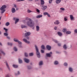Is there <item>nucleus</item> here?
<instances>
[{
	"instance_id": "obj_1",
	"label": "nucleus",
	"mask_w": 77,
	"mask_h": 77,
	"mask_svg": "<svg viewBox=\"0 0 77 77\" xmlns=\"http://www.w3.org/2000/svg\"><path fill=\"white\" fill-rule=\"evenodd\" d=\"M28 21L26 23L27 26L30 27H32V28L33 30L35 29V23L30 18L28 19Z\"/></svg>"
},
{
	"instance_id": "obj_2",
	"label": "nucleus",
	"mask_w": 77,
	"mask_h": 77,
	"mask_svg": "<svg viewBox=\"0 0 77 77\" xmlns=\"http://www.w3.org/2000/svg\"><path fill=\"white\" fill-rule=\"evenodd\" d=\"M35 48L36 50V53L35 54L37 56V57L38 58H41V53L39 51V49L38 48V46L36 45H35Z\"/></svg>"
},
{
	"instance_id": "obj_3",
	"label": "nucleus",
	"mask_w": 77,
	"mask_h": 77,
	"mask_svg": "<svg viewBox=\"0 0 77 77\" xmlns=\"http://www.w3.org/2000/svg\"><path fill=\"white\" fill-rule=\"evenodd\" d=\"M25 37L27 39V40H29L30 38L29 36L31 35V32H26L25 33Z\"/></svg>"
},
{
	"instance_id": "obj_4",
	"label": "nucleus",
	"mask_w": 77,
	"mask_h": 77,
	"mask_svg": "<svg viewBox=\"0 0 77 77\" xmlns=\"http://www.w3.org/2000/svg\"><path fill=\"white\" fill-rule=\"evenodd\" d=\"M6 5H4L2 6L1 8H0V10L1 11H2L1 12V14H3L6 11V10L4 9H6Z\"/></svg>"
},
{
	"instance_id": "obj_5",
	"label": "nucleus",
	"mask_w": 77,
	"mask_h": 77,
	"mask_svg": "<svg viewBox=\"0 0 77 77\" xmlns=\"http://www.w3.org/2000/svg\"><path fill=\"white\" fill-rule=\"evenodd\" d=\"M14 41L15 42H18V44L19 45H22V42L18 40H16V38H14Z\"/></svg>"
},
{
	"instance_id": "obj_6",
	"label": "nucleus",
	"mask_w": 77,
	"mask_h": 77,
	"mask_svg": "<svg viewBox=\"0 0 77 77\" xmlns=\"http://www.w3.org/2000/svg\"><path fill=\"white\" fill-rule=\"evenodd\" d=\"M46 49L48 50V51H50L51 50V46L49 45H47L46 46Z\"/></svg>"
},
{
	"instance_id": "obj_7",
	"label": "nucleus",
	"mask_w": 77,
	"mask_h": 77,
	"mask_svg": "<svg viewBox=\"0 0 77 77\" xmlns=\"http://www.w3.org/2000/svg\"><path fill=\"white\" fill-rule=\"evenodd\" d=\"M52 52H50L49 53H46V55L47 57H50L51 56V55L52 54Z\"/></svg>"
},
{
	"instance_id": "obj_8",
	"label": "nucleus",
	"mask_w": 77,
	"mask_h": 77,
	"mask_svg": "<svg viewBox=\"0 0 77 77\" xmlns=\"http://www.w3.org/2000/svg\"><path fill=\"white\" fill-rule=\"evenodd\" d=\"M24 60L25 62L26 63H28L30 62V60H29V59L26 58H24Z\"/></svg>"
},
{
	"instance_id": "obj_9",
	"label": "nucleus",
	"mask_w": 77,
	"mask_h": 77,
	"mask_svg": "<svg viewBox=\"0 0 77 77\" xmlns=\"http://www.w3.org/2000/svg\"><path fill=\"white\" fill-rule=\"evenodd\" d=\"M4 63H5L6 65L7 66L8 69L10 70V68H9V64H8V62L6 61L5 62H4Z\"/></svg>"
},
{
	"instance_id": "obj_10",
	"label": "nucleus",
	"mask_w": 77,
	"mask_h": 77,
	"mask_svg": "<svg viewBox=\"0 0 77 77\" xmlns=\"http://www.w3.org/2000/svg\"><path fill=\"white\" fill-rule=\"evenodd\" d=\"M23 41L24 42H26V44H29L30 43V42L29 41H27V39L26 38H24L23 40Z\"/></svg>"
},
{
	"instance_id": "obj_11",
	"label": "nucleus",
	"mask_w": 77,
	"mask_h": 77,
	"mask_svg": "<svg viewBox=\"0 0 77 77\" xmlns=\"http://www.w3.org/2000/svg\"><path fill=\"white\" fill-rule=\"evenodd\" d=\"M42 7L43 8V11H45L47 8V6L45 5H42Z\"/></svg>"
},
{
	"instance_id": "obj_12",
	"label": "nucleus",
	"mask_w": 77,
	"mask_h": 77,
	"mask_svg": "<svg viewBox=\"0 0 77 77\" xmlns=\"http://www.w3.org/2000/svg\"><path fill=\"white\" fill-rule=\"evenodd\" d=\"M63 48L65 50H67V47L66 46V44H64L63 46Z\"/></svg>"
},
{
	"instance_id": "obj_13",
	"label": "nucleus",
	"mask_w": 77,
	"mask_h": 77,
	"mask_svg": "<svg viewBox=\"0 0 77 77\" xmlns=\"http://www.w3.org/2000/svg\"><path fill=\"white\" fill-rule=\"evenodd\" d=\"M16 11L15 9L14 8H12L11 9V12L13 13H15Z\"/></svg>"
},
{
	"instance_id": "obj_14",
	"label": "nucleus",
	"mask_w": 77,
	"mask_h": 77,
	"mask_svg": "<svg viewBox=\"0 0 77 77\" xmlns=\"http://www.w3.org/2000/svg\"><path fill=\"white\" fill-rule=\"evenodd\" d=\"M54 23L55 24L58 25L59 24H60V22L59 21V20H56Z\"/></svg>"
},
{
	"instance_id": "obj_15",
	"label": "nucleus",
	"mask_w": 77,
	"mask_h": 77,
	"mask_svg": "<svg viewBox=\"0 0 77 77\" xmlns=\"http://www.w3.org/2000/svg\"><path fill=\"white\" fill-rule=\"evenodd\" d=\"M61 2V0H56V4H59Z\"/></svg>"
},
{
	"instance_id": "obj_16",
	"label": "nucleus",
	"mask_w": 77,
	"mask_h": 77,
	"mask_svg": "<svg viewBox=\"0 0 77 77\" xmlns=\"http://www.w3.org/2000/svg\"><path fill=\"white\" fill-rule=\"evenodd\" d=\"M43 65V61H40L39 63V65L41 66Z\"/></svg>"
},
{
	"instance_id": "obj_17",
	"label": "nucleus",
	"mask_w": 77,
	"mask_h": 77,
	"mask_svg": "<svg viewBox=\"0 0 77 77\" xmlns=\"http://www.w3.org/2000/svg\"><path fill=\"white\" fill-rule=\"evenodd\" d=\"M57 34L60 36H62V33L60 32H57Z\"/></svg>"
},
{
	"instance_id": "obj_18",
	"label": "nucleus",
	"mask_w": 77,
	"mask_h": 77,
	"mask_svg": "<svg viewBox=\"0 0 77 77\" xmlns=\"http://www.w3.org/2000/svg\"><path fill=\"white\" fill-rule=\"evenodd\" d=\"M19 62V63H23V61L20 58H18V59Z\"/></svg>"
},
{
	"instance_id": "obj_19",
	"label": "nucleus",
	"mask_w": 77,
	"mask_h": 77,
	"mask_svg": "<svg viewBox=\"0 0 77 77\" xmlns=\"http://www.w3.org/2000/svg\"><path fill=\"white\" fill-rule=\"evenodd\" d=\"M69 72H72L73 71V69L72 68V67L69 68Z\"/></svg>"
},
{
	"instance_id": "obj_20",
	"label": "nucleus",
	"mask_w": 77,
	"mask_h": 77,
	"mask_svg": "<svg viewBox=\"0 0 77 77\" xmlns=\"http://www.w3.org/2000/svg\"><path fill=\"white\" fill-rule=\"evenodd\" d=\"M21 28H22V29H24V28H27V26L24 25H21Z\"/></svg>"
},
{
	"instance_id": "obj_21",
	"label": "nucleus",
	"mask_w": 77,
	"mask_h": 77,
	"mask_svg": "<svg viewBox=\"0 0 77 77\" xmlns=\"http://www.w3.org/2000/svg\"><path fill=\"white\" fill-rule=\"evenodd\" d=\"M40 1L41 2V5H44V0H40Z\"/></svg>"
},
{
	"instance_id": "obj_22",
	"label": "nucleus",
	"mask_w": 77,
	"mask_h": 77,
	"mask_svg": "<svg viewBox=\"0 0 77 77\" xmlns=\"http://www.w3.org/2000/svg\"><path fill=\"white\" fill-rule=\"evenodd\" d=\"M54 65H58L59 64V62L57 60L55 61L54 62Z\"/></svg>"
},
{
	"instance_id": "obj_23",
	"label": "nucleus",
	"mask_w": 77,
	"mask_h": 77,
	"mask_svg": "<svg viewBox=\"0 0 77 77\" xmlns=\"http://www.w3.org/2000/svg\"><path fill=\"white\" fill-rule=\"evenodd\" d=\"M13 50L15 51H18V49H17V48L15 46L13 48Z\"/></svg>"
},
{
	"instance_id": "obj_24",
	"label": "nucleus",
	"mask_w": 77,
	"mask_h": 77,
	"mask_svg": "<svg viewBox=\"0 0 77 77\" xmlns=\"http://www.w3.org/2000/svg\"><path fill=\"white\" fill-rule=\"evenodd\" d=\"M41 48L42 49H43V50H45V46L43 45L41 46Z\"/></svg>"
},
{
	"instance_id": "obj_25",
	"label": "nucleus",
	"mask_w": 77,
	"mask_h": 77,
	"mask_svg": "<svg viewBox=\"0 0 77 77\" xmlns=\"http://www.w3.org/2000/svg\"><path fill=\"white\" fill-rule=\"evenodd\" d=\"M13 66L14 67V68H17L18 67V66L17 65L14 64L13 65Z\"/></svg>"
},
{
	"instance_id": "obj_26",
	"label": "nucleus",
	"mask_w": 77,
	"mask_h": 77,
	"mask_svg": "<svg viewBox=\"0 0 77 77\" xmlns=\"http://www.w3.org/2000/svg\"><path fill=\"white\" fill-rule=\"evenodd\" d=\"M70 18L71 20H74V17H73V16H72V15H70Z\"/></svg>"
},
{
	"instance_id": "obj_27",
	"label": "nucleus",
	"mask_w": 77,
	"mask_h": 77,
	"mask_svg": "<svg viewBox=\"0 0 77 77\" xmlns=\"http://www.w3.org/2000/svg\"><path fill=\"white\" fill-rule=\"evenodd\" d=\"M4 35L5 36H8V35H9V34L8 33V32H5L4 33Z\"/></svg>"
},
{
	"instance_id": "obj_28",
	"label": "nucleus",
	"mask_w": 77,
	"mask_h": 77,
	"mask_svg": "<svg viewBox=\"0 0 77 77\" xmlns=\"http://www.w3.org/2000/svg\"><path fill=\"white\" fill-rule=\"evenodd\" d=\"M36 29L37 31H39V26H36Z\"/></svg>"
},
{
	"instance_id": "obj_29",
	"label": "nucleus",
	"mask_w": 77,
	"mask_h": 77,
	"mask_svg": "<svg viewBox=\"0 0 77 77\" xmlns=\"http://www.w3.org/2000/svg\"><path fill=\"white\" fill-rule=\"evenodd\" d=\"M42 17V14L36 17L37 18H41Z\"/></svg>"
},
{
	"instance_id": "obj_30",
	"label": "nucleus",
	"mask_w": 77,
	"mask_h": 77,
	"mask_svg": "<svg viewBox=\"0 0 77 77\" xmlns=\"http://www.w3.org/2000/svg\"><path fill=\"white\" fill-rule=\"evenodd\" d=\"M27 68L28 69H31L32 68V66H27Z\"/></svg>"
},
{
	"instance_id": "obj_31",
	"label": "nucleus",
	"mask_w": 77,
	"mask_h": 77,
	"mask_svg": "<svg viewBox=\"0 0 77 77\" xmlns=\"http://www.w3.org/2000/svg\"><path fill=\"white\" fill-rule=\"evenodd\" d=\"M10 25V23L9 22H7L5 23V26H9Z\"/></svg>"
},
{
	"instance_id": "obj_32",
	"label": "nucleus",
	"mask_w": 77,
	"mask_h": 77,
	"mask_svg": "<svg viewBox=\"0 0 77 77\" xmlns=\"http://www.w3.org/2000/svg\"><path fill=\"white\" fill-rule=\"evenodd\" d=\"M4 30H5V32L8 33V29H6L5 28H4Z\"/></svg>"
},
{
	"instance_id": "obj_33",
	"label": "nucleus",
	"mask_w": 77,
	"mask_h": 77,
	"mask_svg": "<svg viewBox=\"0 0 77 77\" xmlns=\"http://www.w3.org/2000/svg\"><path fill=\"white\" fill-rule=\"evenodd\" d=\"M18 21H19V19H16V20L15 21V24H17V23H18Z\"/></svg>"
},
{
	"instance_id": "obj_34",
	"label": "nucleus",
	"mask_w": 77,
	"mask_h": 77,
	"mask_svg": "<svg viewBox=\"0 0 77 77\" xmlns=\"http://www.w3.org/2000/svg\"><path fill=\"white\" fill-rule=\"evenodd\" d=\"M20 72L19 71H18L17 73H15V75H20Z\"/></svg>"
},
{
	"instance_id": "obj_35",
	"label": "nucleus",
	"mask_w": 77,
	"mask_h": 77,
	"mask_svg": "<svg viewBox=\"0 0 77 77\" xmlns=\"http://www.w3.org/2000/svg\"><path fill=\"white\" fill-rule=\"evenodd\" d=\"M29 56H33V53L32 52L29 54Z\"/></svg>"
},
{
	"instance_id": "obj_36",
	"label": "nucleus",
	"mask_w": 77,
	"mask_h": 77,
	"mask_svg": "<svg viewBox=\"0 0 77 77\" xmlns=\"http://www.w3.org/2000/svg\"><path fill=\"white\" fill-rule=\"evenodd\" d=\"M64 66H68V63L66 62H65L64 63Z\"/></svg>"
},
{
	"instance_id": "obj_37",
	"label": "nucleus",
	"mask_w": 77,
	"mask_h": 77,
	"mask_svg": "<svg viewBox=\"0 0 77 77\" xmlns=\"http://www.w3.org/2000/svg\"><path fill=\"white\" fill-rule=\"evenodd\" d=\"M66 34H67L68 35H70L71 33V32L69 31H68L66 32Z\"/></svg>"
},
{
	"instance_id": "obj_38",
	"label": "nucleus",
	"mask_w": 77,
	"mask_h": 77,
	"mask_svg": "<svg viewBox=\"0 0 77 77\" xmlns=\"http://www.w3.org/2000/svg\"><path fill=\"white\" fill-rule=\"evenodd\" d=\"M8 45H10V46H12V45H13L12 43L9 42H8Z\"/></svg>"
},
{
	"instance_id": "obj_39",
	"label": "nucleus",
	"mask_w": 77,
	"mask_h": 77,
	"mask_svg": "<svg viewBox=\"0 0 77 77\" xmlns=\"http://www.w3.org/2000/svg\"><path fill=\"white\" fill-rule=\"evenodd\" d=\"M63 32H66V28H64L63 29Z\"/></svg>"
},
{
	"instance_id": "obj_40",
	"label": "nucleus",
	"mask_w": 77,
	"mask_h": 77,
	"mask_svg": "<svg viewBox=\"0 0 77 77\" xmlns=\"http://www.w3.org/2000/svg\"><path fill=\"white\" fill-rule=\"evenodd\" d=\"M24 55H25V57H28V54H27V53L25 52L24 53Z\"/></svg>"
},
{
	"instance_id": "obj_41",
	"label": "nucleus",
	"mask_w": 77,
	"mask_h": 77,
	"mask_svg": "<svg viewBox=\"0 0 77 77\" xmlns=\"http://www.w3.org/2000/svg\"><path fill=\"white\" fill-rule=\"evenodd\" d=\"M0 51L1 52V53H2V54H5V52H3V51H2V50H0Z\"/></svg>"
},
{
	"instance_id": "obj_42",
	"label": "nucleus",
	"mask_w": 77,
	"mask_h": 77,
	"mask_svg": "<svg viewBox=\"0 0 77 77\" xmlns=\"http://www.w3.org/2000/svg\"><path fill=\"white\" fill-rule=\"evenodd\" d=\"M36 11L38 12V13H40V10H39L37 9H36Z\"/></svg>"
},
{
	"instance_id": "obj_43",
	"label": "nucleus",
	"mask_w": 77,
	"mask_h": 77,
	"mask_svg": "<svg viewBox=\"0 0 77 77\" xmlns=\"http://www.w3.org/2000/svg\"><path fill=\"white\" fill-rule=\"evenodd\" d=\"M48 13L47 12H45L43 13L44 15H48Z\"/></svg>"
},
{
	"instance_id": "obj_44",
	"label": "nucleus",
	"mask_w": 77,
	"mask_h": 77,
	"mask_svg": "<svg viewBox=\"0 0 77 77\" xmlns=\"http://www.w3.org/2000/svg\"><path fill=\"white\" fill-rule=\"evenodd\" d=\"M41 53H44L45 51H44V50H42V49H41Z\"/></svg>"
},
{
	"instance_id": "obj_45",
	"label": "nucleus",
	"mask_w": 77,
	"mask_h": 77,
	"mask_svg": "<svg viewBox=\"0 0 77 77\" xmlns=\"http://www.w3.org/2000/svg\"><path fill=\"white\" fill-rule=\"evenodd\" d=\"M53 0H49V3L50 4L52 3V2H53Z\"/></svg>"
},
{
	"instance_id": "obj_46",
	"label": "nucleus",
	"mask_w": 77,
	"mask_h": 77,
	"mask_svg": "<svg viewBox=\"0 0 77 77\" xmlns=\"http://www.w3.org/2000/svg\"><path fill=\"white\" fill-rule=\"evenodd\" d=\"M7 39H9V40H10V39H11V37H10L9 36H7Z\"/></svg>"
},
{
	"instance_id": "obj_47",
	"label": "nucleus",
	"mask_w": 77,
	"mask_h": 77,
	"mask_svg": "<svg viewBox=\"0 0 77 77\" xmlns=\"http://www.w3.org/2000/svg\"><path fill=\"white\" fill-rule=\"evenodd\" d=\"M25 0H17V2H23Z\"/></svg>"
},
{
	"instance_id": "obj_48",
	"label": "nucleus",
	"mask_w": 77,
	"mask_h": 77,
	"mask_svg": "<svg viewBox=\"0 0 77 77\" xmlns=\"http://www.w3.org/2000/svg\"><path fill=\"white\" fill-rule=\"evenodd\" d=\"M60 9H61V10H62V11H65V8H60Z\"/></svg>"
},
{
	"instance_id": "obj_49",
	"label": "nucleus",
	"mask_w": 77,
	"mask_h": 77,
	"mask_svg": "<svg viewBox=\"0 0 77 77\" xmlns=\"http://www.w3.org/2000/svg\"><path fill=\"white\" fill-rule=\"evenodd\" d=\"M28 13H30V12H32V11H31L29 10H28Z\"/></svg>"
},
{
	"instance_id": "obj_50",
	"label": "nucleus",
	"mask_w": 77,
	"mask_h": 77,
	"mask_svg": "<svg viewBox=\"0 0 77 77\" xmlns=\"http://www.w3.org/2000/svg\"><path fill=\"white\" fill-rule=\"evenodd\" d=\"M74 32L75 33L77 34V29H75L74 31Z\"/></svg>"
},
{
	"instance_id": "obj_51",
	"label": "nucleus",
	"mask_w": 77,
	"mask_h": 77,
	"mask_svg": "<svg viewBox=\"0 0 77 77\" xmlns=\"http://www.w3.org/2000/svg\"><path fill=\"white\" fill-rule=\"evenodd\" d=\"M64 20L65 21H66L68 20V19H67L66 17H64Z\"/></svg>"
},
{
	"instance_id": "obj_52",
	"label": "nucleus",
	"mask_w": 77,
	"mask_h": 77,
	"mask_svg": "<svg viewBox=\"0 0 77 77\" xmlns=\"http://www.w3.org/2000/svg\"><path fill=\"white\" fill-rule=\"evenodd\" d=\"M14 8H17V5L16 4H14Z\"/></svg>"
},
{
	"instance_id": "obj_53",
	"label": "nucleus",
	"mask_w": 77,
	"mask_h": 77,
	"mask_svg": "<svg viewBox=\"0 0 77 77\" xmlns=\"http://www.w3.org/2000/svg\"><path fill=\"white\" fill-rule=\"evenodd\" d=\"M58 46H61V44H60V43H58Z\"/></svg>"
},
{
	"instance_id": "obj_54",
	"label": "nucleus",
	"mask_w": 77,
	"mask_h": 77,
	"mask_svg": "<svg viewBox=\"0 0 77 77\" xmlns=\"http://www.w3.org/2000/svg\"><path fill=\"white\" fill-rule=\"evenodd\" d=\"M18 45L20 48H23V46L21 45Z\"/></svg>"
},
{
	"instance_id": "obj_55",
	"label": "nucleus",
	"mask_w": 77,
	"mask_h": 77,
	"mask_svg": "<svg viewBox=\"0 0 77 77\" xmlns=\"http://www.w3.org/2000/svg\"><path fill=\"white\" fill-rule=\"evenodd\" d=\"M54 41L55 42V43H58V41L56 40H54Z\"/></svg>"
},
{
	"instance_id": "obj_56",
	"label": "nucleus",
	"mask_w": 77,
	"mask_h": 77,
	"mask_svg": "<svg viewBox=\"0 0 77 77\" xmlns=\"http://www.w3.org/2000/svg\"><path fill=\"white\" fill-rule=\"evenodd\" d=\"M56 53H57V54H59V53H60V52L57 51H56Z\"/></svg>"
},
{
	"instance_id": "obj_57",
	"label": "nucleus",
	"mask_w": 77,
	"mask_h": 77,
	"mask_svg": "<svg viewBox=\"0 0 77 77\" xmlns=\"http://www.w3.org/2000/svg\"><path fill=\"white\" fill-rule=\"evenodd\" d=\"M57 26H55L54 27V30H57Z\"/></svg>"
},
{
	"instance_id": "obj_58",
	"label": "nucleus",
	"mask_w": 77,
	"mask_h": 77,
	"mask_svg": "<svg viewBox=\"0 0 77 77\" xmlns=\"http://www.w3.org/2000/svg\"><path fill=\"white\" fill-rule=\"evenodd\" d=\"M47 15H48V17H50V14H49L48 13V14Z\"/></svg>"
},
{
	"instance_id": "obj_59",
	"label": "nucleus",
	"mask_w": 77,
	"mask_h": 77,
	"mask_svg": "<svg viewBox=\"0 0 77 77\" xmlns=\"http://www.w3.org/2000/svg\"><path fill=\"white\" fill-rule=\"evenodd\" d=\"M64 52L65 54H67V52H66V51H64Z\"/></svg>"
},
{
	"instance_id": "obj_60",
	"label": "nucleus",
	"mask_w": 77,
	"mask_h": 77,
	"mask_svg": "<svg viewBox=\"0 0 77 77\" xmlns=\"http://www.w3.org/2000/svg\"><path fill=\"white\" fill-rule=\"evenodd\" d=\"M29 2H33V0H28Z\"/></svg>"
},
{
	"instance_id": "obj_61",
	"label": "nucleus",
	"mask_w": 77,
	"mask_h": 77,
	"mask_svg": "<svg viewBox=\"0 0 77 77\" xmlns=\"http://www.w3.org/2000/svg\"><path fill=\"white\" fill-rule=\"evenodd\" d=\"M14 20H16V17H14L13 19Z\"/></svg>"
},
{
	"instance_id": "obj_62",
	"label": "nucleus",
	"mask_w": 77,
	"mask_h": 77,
	"mask_svg": "<svg viewBox=\"0 0 77 77\" xmlns=\"http://www.w3.org/2000/svg\"><path fill=\"white\" fill-rule=\"evenodd\" d=\"M35 2H38L39 0H35Z\"/></svg>"
},
{
	"instance_id": "obj_63",
	"label": "nucleus",
	"mask_w": 77,
	"mask_h": 77,
	"mask_svg": "<svg viewBox=\"0 0 77 77\" xmlns=\"http://www.w3.org/2000/svg\"><path fill=\"white\" fill-rule=\"evenodd\" d=\"M0 45H1V46L2 45V44L0 42Z\"/></svg>"
},
{
	"instance_id": "obj_64",
	"label": "nucleus",
	"mask_w": 77,
	"mask_h": 77,
	"mask_svg": "<svg viewBox=\"0 0 77 77\" xmlns=\"http://www.w3.org/2000/svg\"><path fill=\"white\" fill-rule=\"evenodd\" d=\"M16 11H18V8H16Z\"/></svg>"
}]
</instances>
